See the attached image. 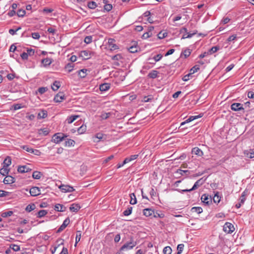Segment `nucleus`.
Here are the masks:
<instances>
[{
    "label": "nucleus",
    "instance_id": "f257e3e1",
    "mask_svg": "<svg viewBox=\"0 0 254 254\" xmlns=\"http://www.w3.org/2000/svg\"><path fill=\"white\" fill-rule=\"evenodd\" d=\"M137 245V242L134 240L132 236L130 237L129 242L125 243L120 249V251L122 252L125 250H130L133 249Z\"/></svg>",
    "mask_w": 254,
    "mask_h": 254
},
{
    "label": "nucleus",
    "instance_id": "a18cd8bd",
    "mask_svg": "<svg viewBox=\"0 0 254 254\" xmlns=\"http://www.w3.org/2000/svg\"><path fill=\"white\" fill-rule=\"evenodd\" d=\"M138 49V47L136 46H131L128 49V50L130 53H135L137 52Z\"/></svg>",
    "mask_w": 254,
    "mask_h": 254
},
{
    "label": "nucleus",
    "instance_id": "0e129e2a",
    "mask_svg": "<svg viewBox=\"0 0 254 254\" xmlns=\"http://www.w3.org/2000/svg\"><path fill=\"white\" fill-rule=\"evenodd\" d=\"M21 27H18L17 29L15 30H14L13 29H10L9 30V33L10 34L12 35H14L16 34V32L18 31L19 30L21 29Z\"/></svg>",
    "mask_w": 254,
    "mask_h": 254
},
{
    "label": "nucleus",
    "instance_id": "423d86ee",
    "mask_svg": "<svg viewBox=\"0 0 254 254\" xmlns=\"http://www.w3.org/2000/svg\"><path fill=\"white\" fill-rule=\"evenodd\" d=\"M201 199L203 203L209 205L212 203V198L211 195L205 193L202 195Z\"/></svg>",
    "mask_w": 254,
    "mask_h": 254
},
{
    "label": "nucleus",
    "instance_id": "774afa93",
    "mask_svg": "<svg viewBox=\"0 0 254 254\" xmlns=\"http://www.w3.org/2000/svg\"><path fill=\"white\" fill-rule=\"evenodd\" d=\"M48 90V88L47 87H40L38 89V92L41 94H42L44 93L46 91Z\"/></svg>",
    "mask_w": 254,
    "mask_h": 254
},
{
    "label": "nucleus",
    "instance_id": "cd10ccee",
    "mask_svg": "<svg viewBox=\"0 0 254 254\" xmlns=\"http://www.w3.org/2000/svg\"><path fill=\"white\" fill-rule=\"evenodd\" d=\"M75 65V64L73 63H69L65 65V68L68 70V72H70L73 70Z\"/></svg>",
    "mask_w": 254,
    "mask_h": 254
},
{
    "label": "nucleus",
    "instance_id": "e2e57ef3",
    "mask_svg": "<svg viewBox=\"0 0 254 254\" xmlns=\"http://www.w3.org/2000/svg\"><path fill=\"white\" fill-rule=\"evenodd\" d=\"M53 11L54 9L53 8L48 7H45L42 10L44 13H49L52 12Z\"/></svg>",
    "mask_w": 254,
    "mask_h": 254
},
{
    "label": "nucleus",
    "instance_id": "8fccbe9b",
    "mask_svg": "<svg viewBox=\"0 0 254 254\" xmlns=\"http://www.w3.org/2000/svg\"><path fill=\"white\" fill-rule=\"evenodd\" d=\"M202 116H200V115H198V116H190L187 120H186V122L188 123H190L191 121H192L193 120H195V119H198L199 118H200Z\"/></svg>",
    "mask_w": 254,
    "mask_h": 254
},
{
    "label": "nucleus",
    "instance_id": "bb28decb",
    "mask_svg": "<svg viewBox=\"0 0 254 254\" xmlns=\"http://www.w3.org/2000/svg\"><path fill=\"white\" fill-rule=\"evenodd\" d=\"M191 52V50L190 49H186L183 50L181 53V56H184L185 58H187L190 56Z\"/></svg>",
    "mask_w": 254,
    "mask_h": 254
},
{
    "label": "nucleus",
    "instance_id": "a878e982",
    "mask_svg": "<svg viewBox=\"0 0 254 254\" xmlns=\"http://www.w3.org/2000/svg\"><path fill=\"white\" fill-rule=\"evenodd\" d=\"M158 71L156 70H153L148 74V77L150 78L154 79L157 77Z\"/></svg>",
    "mask_w": 254,
    "mask_h": 254
},
{
    "label": "nucleus",
    "instance_id": "3c124183",
    "mask_svg": "<svg viewBox=\"0 0 254 254\" xmlns=\"http://www.w3.org/2000/svg\"><path fill=\"white\" fill-rule=\"evenodd\" d=\"M49 133V130L46 128H43V129H41L40 130H39V133L40 134H43L44 135H47V134H48V133Z\"/></svg>",
    "mask_w": 254,
    "mask_h": 254
},
{
    "label": "nucleus",
    "instance_id": "052dcab7",
    "mask_svg": "<svg viewBox=\"0 0 254 254\" xmlns=\"http://www.w3.org/2000/svg\"><path fill=\"white\" fill-rule=\"evenodd\" d=\"M80 176L82 174H84V173L86 172L87 170V167L86 166L84 165H82L80 166Z\"/></svg>",
    "mask_w": 254,
    "mask_h": 254
},
{
    "label": "nucleus",
    "instance_id": "4be33fe9",
    "mask_svg": "<svg viewBox=\"0 0 254 254\" xmlns=\"http://www.w3.org/2000/svg\"><path fill=\"white\" fill-rule=\"evenodd\" d=\"M110 84L103 83L100 85L99 89L101 91H106L110 88Z\"/></svg>",
    "mask_w": 254,
    "mask_h": 254
},
{
    "label": "nucleus",
    "instance_id": "39448f33",
    "mask_svg": "<svg viewBox=\"0 0 254 254\" xmlns=\"http://www.w3.org/2000/svg\"><path fill=\"white\" fill-rule=\"evenodd\" d=\"M223 230L227 233L231 234L235 230V228L232 224L226 222L223 226Z\"/></svg>",
    "mask_w": 254,
    "mask_h": 254
},
{
    "label": "nucleus",
    "instance_id": "f704fd0d",
    "mask_svg": "<svg viewBox=\"0 0 254 254\" xmlns=\"http://www.w3.org/2000/svg\"><path fill=\"white\" fill-rule=\"evenodd\" d=\"M48 116L47 112L45 110H42L38 115V118L45 119Z\"/></svg>",
    "mask_w": 254,
    "mask_h": 254
},
{
    "label": "nucleus",
    "instance_id": "9b49d317",
    "mask_svg": "<svg viewBox=\"0 0 254 254\" xmlns=\"http://www.w3.org/2000/svg\"><path fill=\"white\" fill-rule=\"evenodd\" d=\"M206 179H203V178H202L199 180H198L194 184L192 188H191V190H195L197 189L199 187L201 186L205 181Z\"/></svg>",
    "mask_w": 254,
    "mask_h": 254
},
{
    "label": "nucleus",
    "instance_id": "dca6fc26",
    "mask_svg": "<svg viewBox=\"0 0 254 254\" xmlns=\"http://www.w3.org/2000/svg\"><path fill=\"white\" fill-rule=\"evenodd\" d=\"M191 153L192 154L196 155L198 156H202L203 155L202 151L197 147L192 148Z\"/></svg>",
    "mask_w": 254,
    "mask_h": 254
},
{
    "label": "nucleus",
    "instance_id": "7ed1b4c3",
    "mask_svg": "<svg viewBox=\"0 0 254 254\" xmlns=\"http://www.w3.org/2000/svg\"><path fill=\"white\" fill-rule=\"evenodd\" d=\"M94 55V52L88 50L80 51V58H82L83 60H87L90 59Z\"/></svg>",
    "mask_w": 254,
    "mask_h": 254
},
{
    "label": "nucleus",
    "instance_id": "473e14b6",
    "mask_svg": "<svg viewBox=\"0 0 254 254\" xmlns=\"http://www.w3.org/2000/svg\"><path fill=\"white\" fill-rule=\"evenodd\" d=\"M42 175L43 174L41 172L35 171L33 173L32 177L34 179H40Z\"/></svg>",
    "mask_w": 254,
    "mask_h": 254
},
{
    "label": "nucleus",
    "instance_id": "37998d69",
    "mask_svg": "<svg viewBox=\"0 0 254 254\" xmlns=\"http://www.w3.org/2000/svg\"><path fill=\"white\" fill-rule=\"evenodd\" d=\"M164 254H171L172 253V249L169 246L165 247L163 251Z\"/></svg>",
    "mask_w": 254,
    "mask_h": 254
},
{
    "label": "nucleus",
    "instance_id": "1a4fd4ad",
    "mask_svg": "<svg viewBox=\"0 0 254 254\" xmlns=\"http://www.w3.org/2000/svg\"><path fill=\"white\" fill-rule=\"evenodd\" d=\"M69 219L68 218H66L63 222L62 225L57 230V233H59L63 231L66 228V227L69 224Z\"/></svg>",
    "mask_w": 254,
    "mask_h": 254
},
{
    "label": "nucleus",
    "instance_id": "13d9d810",
    "mask_svg": "<svg viewBox=\"0 0 254 254\" xmlns=\"http://www.w3.org/2000/svg\"><path fill=\"white\" fill-rule=\"evenodd\" d=\"M122 59H123V57L121 54H117L112 57V60L114 61H120Z\"/></svg>",
    "mask_w": 254,
    "mask_h": 254
},
{
    "label": "nucleus",
    "instance_id": "4c0bfd02",
    "mask_svg": "<svg viewBox=\"0 0 254 254\" xmlns=\"http://www.w3.org/2000/svg\"><path fill=\"white\" fill-rule=\"evenodd\" d=\"M36 208L35 207V205L34 204L32 203V204H28L26 208H25V210L27 212H30L32 210H33L34 209H35V208Z\"/></svg>",
    "mask_w": 254,
    "mask_h": 254
},
{
    "label": "nucleus",
    "instance_id": "a19ab883",
    "mask_svg": "<svg viewBox=\"0 0 254 254\" xmlns=\"http://www.w3.org/2000/svg\"><path fill=\"white\" fill-rule=\"evenodd\" d=\"M162 58V55L160 54H157V55L155 56L153 60L154 61V63H150L151 64H154L156 62L159 61Z\"/></svg>",
    "mask_w": 254,
    "mask_h": 254
},
{
    "label": "nucleus",
    "instance_id": "338daca9",
    "mask_svg": "<svg viewBox=\"0 0 254 254\" xmlns=\"http://www.w3.org/2000/svg\"><path fill=\"white\" fill-rule=\"evenodd\" d=\"M32 37L34 39H39L40 37V34L38 32H34L32 33Z\"/></svg>",
    "mask_w": 254,
    "mask_h": 254
},
{
    "label": "nucleus",
    "instance_id": "ea45409f",
    "mask_svg": "<svg viewBox=\"0 0 254 254\" xmlns=\"http://www.w3.org/2000/svg\"><path fill=\"white\" fill-rule=\"evenodd\" d=\"M132 207L129 206L128 208L124 211L123 214L125 216H128L132 212Z\"/></svg>",
    "mask_w": 254,
    "mask_h": 254
},
{
    "label": "nucleus",
    "instance_id": "c9c22d12",
    "mask_svg": "<svg viewBox=\"0 0 254 254\" xmlns=\"http://www.w3.org/2000/svg\"><path fill=\"white\" fill-rule=\"evenodd\" d=\"M191 212H196L200 214L202 212V208L201 207H193L191 209Z\"/></svg>",
    "mask_w": 254,
    "mask_h": 254
},
{
    "label": "nucleus",
    "instance_id": "c85d7f7f",
    "mask_svg": "<svg viewBox=\"0 0 254 254\" xmlns=\"http://www.w3.org/2000/svg\"><path fill=\"white\" fill-rule=\"evenodd\" d=\"M79 117V115H72L70 117H68L66 120V121L67 122L68 124H70L73 123L77 118H78Z\"/></svg>",
    "mask_w": 254,
    "mask_h": 254
},
{
    "label": "nucleus",
    "instance_id": "ddd939ff",
    "mask_svg": "<svg viewBox=\"0 0 254 254\" xmlns=\"http://www.w3.org/2000/svg\"><path fill=\"white\" fill-rule=\"evenodd\" d=\"M63 192H71L73 190L72 187L68 185H62L59 188Z\"/></svg>",
    "mask_w": 254,
    "mask_h": 254
},
{
    "label": "nucleus",
    "instance_id": "5fc2aeb1",
    "mask_svg": "<svg viewBox=\"0 0 254 254\" xmlns=\"http://www.w3.org/2000/svg\"><path fill=\"white\" fill-rule=\"evenodd\" d=\"M74 141L72 139H68L65 141V145L66 146H73L74 144Z\"/></svg>",
    "mask_w": 254,
    "mask_h": 254
},
{
    "label": "nucleus",
    "instance_id": "9d476101",
    "mask_svg": "<svg viewBox=\"0 0 254 254\" xmlns=\"http://www.w3.org/2000/svg\"><path fill=\"white\" fill-rule=\"evenodd\" d=\"M15 182V178L9 175L6 176L3 181L4 184H12Z\"/></svg>",
    "mask_w": 254,
    "mask_h": 254
},
{
    "label": "nucleus",
    "instance_id": "69168bd1",
    "mask_svg": "<svg viewBox=\"0 0 254 254\" xmlns=\"http://www.w3.org/2000/svg\"><path fill=\"white\" fill-rule=\"evenodd\" d=\"M152 35V33H150L149 34V33L146 32L145 33H144L142 36V39H147L150 37H151Z\"/></svg>",
    "mask_w": 254,
    "mask_h": 254
},
{
    "label": "nucleus",
    "instance_id": "603ef678",
    "mask_svg": "<svg viewBox=\"0 0 254 254\" xmlns=\"http://www.w3.org/2000/svg\"><path fill=\"white\" fill-rule=\"evenodd\" d=\"M246 195H247L246 190H245V191H244L243 192V193H242L241 196L240 202H241V203L244 204V203L245 202V201L246 200Z\"/></svg>",
    "mask_w": 254,
    "mask_h": 254
},
{
    "label": "nucleus",
    "instance_id": "4d7b16f0",
    "mask_svg": "<svg viewBox=\"0 0 254 254\" xmlns=\"http://www.w3.org/2000/svg\"><path fill=\"white\" fill-rule=\"evenodd\" d=\"M30 153L33 154L34 155H37V156H39L41 154V152L40 151V150H37V149H33L32 148H31Z\"/></svg>",
    "mask_w": 254,
    "mask_h": 254
},
{
    "label": "nucleus",
    "instance_id": "f03ea898",
    "mask_svg": "<svg viewBox=\"0 0 254 254\" xmlns=\"http://www.w3.org/2000/svg\"><path fill=\"white\" fill-rule=\"evenodd\" d=\"M67 135H65L63 133L59 132L55 133L52 137V141L56 143H59L61 141H63L65 137H66Z\"/></svg>",
    "mask_w": 254,
    "mask_h": 254
},
{
    "label": "nucleus",
    "instance_id": "680f3d73",
    "mask_svg": "<svg viewBox=\"0 0 254 254\" xmlns=\"http://www.w3.org/2000/svg\"><path fill=\"white\" fill-rule=\"evenodd\" d=\"M10 248L12 249L14 252H17L20 250V247L15 244H11Z\"/></svg>",
    "mask_w": 254,
    "mask_h": 254
},
{
    "label": "nucleus",
    "instance_id": "72a5a7b5",
    "mask_svg": "<svg viewBox=\"0 0 254 254\" xmlns=\"http://www.w3.org/2000/svg\"><path fill=\"white\" fill-rule=\"evenodd\" d=\"M129 196L130 197V204L132 205L136 204L137 203V200L135 194L134 193H130Z\"/></svg>",
    "mask_w": 254,
    "mask_h": 254
},
{
    "label": "nucleus",
    "instance_id": "bf43d9fd",
    "mask_svg": "<svg viewBox=\"0 0 254 254\" xmlns=\"http://www.w3.org/2000/svg\"><path fill=\"white\" fill-rule=\"evenodd\" d=\"M184 245L183 244H179L178 245V246H177L178 254H180L182 252V251L184 249Z\"/></svg>",
    "mask_w": 254,
    "mask_h": 254
},
{
    "label": "nucleus",
    "instance_id": "2f4dec72",
    "mask_svg": "<svg viewBox=\"0 0 254 254\" xmlns=\"http://www.w3.org/2000/svg\"><path fill=\"white\" fill-rule=\"evenodd\" d=\"M61 86L60 82L59 81H55L52 86V88L54 91H57Z\"/></svg>",
    "mask_w": 254,
    "mask_h": 254
},
{
    "label": "nucleus",
    "instance_id": "6ab92c4d",
    "mask_svg": "<svg viewBox=\"0 0 254 254\" xmlns=\"http://www.w3.org/2000/svg\"><path fill=\"white\" fill-rule=\"evenodd\" d=\"M104 136V134L99 132L95 134V135L93 137V141L94 142H98L99 141L101 140Z\"/></svg>",
    "mask_w": 254,
    "mask_h": 254
},
{
    "label": "nucleus",
    "instance_id": "79ce46f5",
    "mask_svg": "<svg viewBox=\"0 0 254 254\" xmlns=\"http://www.w3.org/2000/svg\"><path fill=\"white\" fill-rule=\"evenodd\" d=\"M87 6L89 9H94L96 7L97 4L95 2L92 1L88 2Z\"/></svg>",
    "mask_w": 254,
    "mask_h": 254
},
{
    "label": "nucleus",
    "instance_id": "c03bdc74",
    "mask_svg": "<svg viewBox=\"0 0 254 254\" xmlns=\"http://www.w3.org/2000/svg\"><path fill=\"white\" fill-rule=\"evenodd\" d=\"M13 211H8L6 212H3L1 213V217L5 218L7 217L8 216H10L13 214Z\"/></svg>",
    "mask_w": 254,
    "mask_h": 254
},
{
    "label": "nucleus",
    "instance_id": "de8ad7c7",
    "mask_svg": "<svg viewBox=\"0 0 254 254\" xmlns=\"http://www.w3.org/2000/svg\"><path fill=\"white\" fill-rule=\"evenodd\" d=\"M176 173L181 175H184V174H186L188 175L190 174V172L189 170H183L181 169H178L176 171Z\"/></svg>",
    "mask_w": 254,
    "mask_h": 254
},
{
    "label": "nucleus",
    "instance_id": "20e7f679",
    "mask_svg": "<svg viewBox=\"0 0 254 254\" xmlns=\"http://www.w3.org/2000/svg\"><path fill=\"white\" fill-rule=\"evenodd\" d=\"M231 109L234 111H242L244 112L245 108L243 104L239 103H234L231 105Z\"/></svg>",
    "mask_w": 254,
    "mask_h": 254
},
{
    "label": "nucleus",
    "instance_id": "0eeeda50",
    "mask_svg": "<svg viewBox=\"0 0 254 254\" xmlns=\"http://www.w3.org/2000/svg\"><path fill=\"white\" fill-rule=\"evenodd\" d=\"M29 192L31 196H36L41 194V190L37 187H33L30 189Z\"/></svg>",
    "mask_w": 254,
    "mask_h": 254
},
{
    "label": "nucleus",
    "instance_id": "6e6552de",
    "mask_svg": "<svg viewBox=\"0 0 254 254\" xmlns=\"http://www.w3.org/2000/svg\"><path fill=\"white\" fill-rule=\"evenodd\" d=\"M115 40L114 39L110 38L108 40V45L109 47L110 48V50H115L119 49V46L115 44Z\"/></svg>",
    "mask_w": 254,
    "mask_h": 254
},
{
    "label": "nucleus",
    "instance_id": "49530a36",
    "mask_svg": "<svg viewBox=\"0 0 254 254\" xmlns=\"http://www.w3.org/2000/svg\"><path fill=\"white\" fill-rule=\"evenodd\" d=\"M25 10L22 9H19L17 12V16L20 17H23L25 15Z\"/></svg>",
    "mask_w": 254,
    "mask_h": 254
},
{
    "label": "nucleus",
    "instance_id": "7c9ffc66",
    "mask_svg": "<svg viewBox=\"0 0 254 254\" xmlns=\"http://www.w3.org/2000/svg\"><path fill=\"white\" fill-rule=\"evenodd\" d=\"M9 172V170L7 169V167L2 166V168L0 169V174L4 176H7Z\"/></svg>",
    "mask_w": 254,
    "mask_h": 254
},
{
    "label": "nucleus",
    "instance_id": "393cba45",
    "mask_svg": "<svg viewBox=\"0 0 254 254\" xmlns=\"http://www.w3.org/2000/svg\"><path fill=\"white\" fill-rule=\"evenodd\" d=\"M11 164V159L10 157L7 156L2 163L4 167H8Z\"/></svg>",
    "mask_w": 254,
    "mask_h": 254
},
{
    "label": "nucleus",
    "instance_id": "b1692460",
    "mask_svg": "<svg viewBox=\"0 0 254 254\" xmlns=\"http://www.w3.org/2000/svg\"><path fill=\"white\" fill-rule=\"evenodd\" d=\"M107 2V0H103V3H104V10L107 11H110L112 9L113 6L111 4H108Z\"/></svg>",
    "mask_w": 254,
    "mask_h": 254
},
{
    "label": "nucleus",
    "instance_id": "4468645a",
    "mask_svg": "<svg viewBox=\"0 0 254 254\" xmlns=\"http://www.w3.org/2000/svg\"><path fill=\"white\" fill-rule=\"evenodd\" d=\"M53 60L50 58H45L41 60V64H43V66L47 67L49 66L53 62Z\"/></svg>",
    "mask_w": 254,
    "mask_h": 254
},
{
    "label": "nucleus",
    "instance_id": "412c9836",
    "mask_svg": "<svg viewBox=\"0 0 254 254\" xmlns=\"http://www.w3.org/2000/svg\"><path fill=\"white\" fill-rule=\"evenodd\" d=\"M54 209L57 211L64 212L65 211L66 207L60 204H57L55 206Z\"/></svg>",
    "mask_w": 254,
    "mask_h": 254
},
{
    "label": "nucleus",
    "instance_id": "6e6d98bb",
    "mask_svg": "<svg viewBox=\"0 0 254 254\" xmlns=\"http://www.w3.org/2000/svg\"><path fill=\"white\" fill-rule=\"evenodd\" d=\"M167 36V33L165 32L162 33V31H160L158 34L157 37L159 39H163Z\"/></svg>",
    "mask_w": 254,
    "mask_h": 254
},
{
    "label": "nucleus",
    "instance_id": "2eb2a0df",
    "mask_svg": "<svg viewBox=\"0 0 254 254\" xmlns=\"http://www.w3.org/2000/svg\"><path fill=\"white\" fill-rule=\"evenodd\" d=\"M31 170V169L27 167L26 165L19 166L17 169V171L20 173L28 172Z\"/></svg>",
    "mask_w": 254,
    "mask_h": 254
},
{
    "label": "nucleus",
    "instance_id": "aec40b11",
    "mask_svg": "<svg viewBox=\"0 0 254 254\" xmlns=\"http://www.w3.org/2000/svg\"><path fill=\"white\" fill-rule=\"evenodd\" d=\"M138 156V155H132L128 157H127L123 161V164H126L131 161L136 159L137 158Z\"/></svg>",
    "mask_w": 254,
    "mask_h": 254
},
{
    "label": "nucleus",
    "instance_id": "e433bc0d",
    "mask_svg": "<svg viewBox=\"0 0 254 254\" xmlns=\"http://www.w3.org/2000/svg\"><path fill=\"white\" fill-rule=\"evenodd\" d=\"M220 49V47L219 46H216L212 47L211 49L209 50L208 52H209V54L211 55L213 53H215L217 51H218Z\"/></svg>",
    "mask_w": 254,
    "mask_h": 254
},
{
    "label": "nucleus",
    "instance_id": "58836bf2",
    "mask_svg": "<svg viewBox=\"0 0 254 254\" xmlns=\"http://www.w3.org/2000/svg\"><path fill=\"white\" fill-rule=\"evenodd\" d=\"M47 214V210H40L38 212V218H42V217H44Z\"/></svg>",
    "mask_w": 254,
    "mask_h": 254
},
{
    "label": "nucleus",
    "instance_id": "09e8293b",
    "mask_svg": "<svg viewBox=\"0 0 254 254\" xmlns=\"http://www.w3.org/2000/svg\"><path fill=\"white\" fill-rule=\"evenodd\" d=\"M199 69V66L198 65H195L193 66L190 69V73L192 74L196 72H197Z\"/></svg>",
    "mask_w": 254,
    "mask_h": 254
},
{
    "label": "nucleus",
    "instance_id": "5701e85b",
    "mask_svg": "<svg viewBox=\"0 0 254 254\" xmlns=\"http://www.w3.org/2000/svg\"><path fill=\"white\" fill-rule=\"evenodd\" d=\"M219 193L218 191L215 192L212 198L213 202L215 203H218L220 201L221 197L219 195Z\"/></svg>",
    "mask_w": 254,
    "mask_h": 254
},
{
    "label": "nucleus",
    "instance_id": "a211bd4d",
    "mask_svg": "<svg viewBox=\"0 0 254 254\" xmlns=\"http://www.w3.org/2000/svg\"><path fill=\"white\" fill-rule=\"evenodd\" d=\"M57 246H55L54 249L51 250V252L53 254L55 253L57 249L60 247L61 246L63 245L64 244V240L63 239H59L56 241Z\"/></svg>",
    "mask_w": 254,
    "mask_h": 254
},
{
    "label": "nucleus",
    "instance_id": "f3484780",
    "mask_svg": "<svg viewBox=\"0 0 254 254\" xmlns=\"http://www.w3.org/2000/svg\"><path fill=\"white\" fill-rule=\"evenodd\" d=\"M154 211L151 208H145L143 210V215L146 217L151 216L153 215Z\"/></svg>",
    "mask_w": 254,
    "mask_h": 254
},
{
    "label": "nucleus",
    "instance_id": "c756f323",
    "mask_svg": "<svg viewBox=\"0 0 254 254\" xmlns=\"http://www.w3.org/2000/svg\"><path fill=\"white\" fill-rule=\"evenodd\" d=\"M69 209L72 212H77L79 209V205L78 204L73 203L70 205Z\"/></svg>",
    "mask_w": 254,
    "mask_h": 254
},
{
    "label": "nucleus",
    "instance_id": "864d4df0",
    "mask_svg": "<svg viewBox=\"0 0 254 254\" xmlns=\"http://www.w3.org/2000/svg\"><path fill=\"white\" fill-rule=\"evenodd\" d=\"M92 41V36H87L85 37L84 42L86 44H89L91 43Z\"/></svg>",
    "mask_w": 254,
    "mask_h": 254
},
{
    "label": "nucleus",
    "instance_id": "f8f14e48",
    "mask_svg": "<svg viewBox=\"0 0 254 254\" xmlns=\"http://www.w3.org/2000/svg\"><path fill=\"white\" fill-rule=\"evenodd\" d=\"M64 99V95L63 93H58L54 97V100L55 102L60 103Z\"/></svg>",
    "mask_w": 254,
    "mask_h": 254
}]
</instances>
